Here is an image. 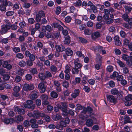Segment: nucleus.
Returning a JSON list of instances; mask_svg holds the SVG:
<instances>
[{"instance_id": "obj_8", "label": "nucleus", "mask_w": 132, "mask_h": 132, "mask_svg": "<svg viewBox=\"0 0 132 132\" xmlns=\"http://www.w3.org/2000/svg\"><path fill=\"white\" fill-rule=\"evenodd\" d=\"M38 88L41 93H43L45 92L46 87H45L43 82H40L38 84Z\"/></svg>"}, {"instance_id": "obj_34", "label": "nucleus", "mask_w": 132, "mask_h": 132, "mask_svg": "<svg viewBox=\"0 0 132 132\" xmlns=\"http://www.w3.org/2000/svg\"><path fill=\"white\" fill-rule=\"evenodd\" d=\"M19 66L21 67H24L26 66V62L23 61H21L19 62Z\"/></svg>"}, {"instance_id": "obj_45", "label": "nucleus", "mask_w": 132, "mask_h": 132, "mask_svg": "<svg viewBox=\"0 0 132 132\" xmlns=\"http://www.w3.org/2000/svg\"><path fill=\"white\" fill-rule=\"evenodd\" d=\"M37 15L42 17H43L44 16L45 14L43 11H39L38 14Z\"/></svg>"}, {"instance_id": "obj_20", "label": "nucleus", "mask_w": 132, "mask_h": 132, "mask_svg": "<svg viewBox=\"0 0 132 132\" xmlns=\"http://www.w3.org/2000/svg\"><path fill=\"white\" fill-rule=\"evenodd\" d=\"M100 36V33L98 31L94 32L92 35V38L93 39H95L96 38L99 37Z\"/></svg>"}, {"instance_id": "obj_35", "label": "nucleus", "mask_w": 132, "mask_h": 132, "mask_svg": "<svg viewBox=\"0 0 132 132\" xmlns=\"http://www.w3.org/2000/svg\"><path fill=\"white\" fill-rule=\"evenodd\" d=\"M126 101H131L132 100V95L129 94L126 96L125 97Z\"/></svg>"}, {"instance_id": "obj_32", "label": "nucleus", "mask_w": 132, "mask_h": 132, "mask_svg": "<svg viewBox=\"0 0 132 132\" xmlns=\"http://www.w3.org/2000/svg\"><path fill=\"white\" fill-rule=\"evenodd\" d=\"M21 88V87L16 86L13 89V90L15 93H18L19 92Z\"/></svg>"}, {"instance_id": "obj_57", "label": "nucleus", "mask_w": 132, "mask_h": 132, "mask_svg": "<svg viewBox=\"0 0 132 132\" xmlns=\"http://www.w3.org/2000/svg\"><path fill=\"white\" fill-rule=\"evenodd\" d=\"M29 57L30 60L32 61H34L35 59V55L33 54H31Z\"/></svg>"}, {"instance_id": "obj_41", "label": "nucleus", "mask_w": 132, "mask_h": 132, "mask_svg": "<svg viewBox=\"0 0 132 132\" xmlns=\"http://www.w3.org/2000/svg\"><path fill=\"white\" fill-rule=\"evenodd\" d=\"M123 26L125 27L128 29H130L131 28V24H130L124 23Z\"/></svg>"}, {"instance_id": "obj_61", "label": "nucleus", "mask_w": 132, "mask_h": 132, "mask_svg": "<svg viewBox=\"0 0 132 132\" xmlns=\"http://www.w3.org/2000/svg\"><path fill=\"white\" fill-rule=\"evenodd\" d=\"M125 123H129L131 122V121L130 120V118L129 117L126 116L125 118Z\"/></svg>"}, {"instance_id": "obj_31", "label": "nucleus", "mask_w": 132, "mask_h": 132, "mask_svg": "<svg viewBox=\"0 0 132 132\" xmlns=\"http://www.w3.org/2000/svg\"><path fill=\"white\" fill-rule=\"evenodd\" d=\"M51 96L54 98H56L58 96V94L55 92L52 91L51 93Z\"/></svg>"}, {"instance_id": "obj_50", "label": "nucleus", "mask_w": 132, "mask_h": 132, "mask_svg": "<svg viewBox=\"0 0 132 132\" xmlns=\"http://www.w3.org/2000/svg\"><path fill=\"white\" fill-rule=\"evenodd\" d=\"M93 24V22L91 21H88L87 23V26L88 27H92Z\"/></svg>"}, {"instance_id": "obj_3", "label": "nucleus", "mask_w": 132, "mask_h": 132, "mask_svg": "<svg viewBox=\"0 0 132 132\" xmlns=\"http://www.w3.org/2000/svg\"><path fill=\"white\" fill-rule=\"evenodd\" d=\"M34 88V86L33 84L30 85L27 84H24L23 87V89L25 91H28L33 90Z\"/></svg>"}, {"instance_id": "obj_39", "label": "nucleus", "mask_w": 132, "mask_h": 132, "mask_svg": "<svg viewBox=\"0 0 132 132\" xmlns=\"http://www.w3.org/2000/svg\"><path fill=\"white\" fill-rule=\"evenodd\" d=\"M72 73L73 74H76L78 73L79 70L76 68H73L72 69Z\"/></svg>"}, {"instance_id": "obj_24", "label": "nucleus", "mask_w": 132, "mask_h": 132, "mask_svg": "<svg viewBox=\"0 0 132 132\" xmlns=\"http://www.w3.org/2000/svg\"><path fill=\"white\" fill-rule=\"evenodd\" d=\"M43 46V45L42 43L41 42H38L37 43V46L36 47V46H34V49L35 50H37L38 48H41Z\"/></svg>"}, {"instance_id": "obj_58", "label": "nucleus", "mask_w": 132, "mask_h": 132, "mask_svg": "<svg viewBox=\"0 0 132 132\" xmlns=\"http://www.w3.org/2000/svg\"><path fill=\"white\" fill-rule=\"evenodd\" d=\"M62 85L64 87L67 88L68 86L69 83L68 82L65 81L63 82Z\"/></svg>"}, {"instance_id": "obj_53", "label": "nucleus", "mask_w": 132, "mask_h": 132, "mask_svg": "<svg viewBox=\"0 0 132 132\" xmlns=\"http://www.w3.org/2000/svg\"><path fill=\"white\" fill-rule=\"evenodd\" d=\"M105 19L106 20V22L107 24H110L112 23L113 21V20L112 19H111L109 18L107 19Z\"/></svg>"}, {"instance_id": "obj_9", "label": "nucleus", "mask_w": 132, "mask_h": 132, "mask_svg": "<svg viewBox=\"0 0 132 132\" xmlns=\"http://www.w3.org/2000/svg\"><path fill=\"white\" fill-rule=\"evenodd\" d=\"M80 61L78 59H76L74 60V64H75V67L78 69L81 68L82 65L80 63Z\"/></svg>"}, {"instance_id": "obj_64", "label": "nucleus", "mask_w": 132, "mask_h": 132, "mask_svg": "<svg viewBox=\"0 0 132 132\" xmlns=\"http://www.w3.org/2000/svg\"><path fill=\"white\" fill-rule=\"evenodd\" d=\"M84 89L85 92H89L90 90V88L87 86H84Z\"/></svg>"}, {"instance_id": "obj_1", "label": "nucleus", "mask_w": 132, "mask_h": 132, "mask_svg": "<svg viewBox=\"0 0 132 132\" xmlns=\"http://www.w3.org/2000/svg\"><path fill=\"white\" fill-rule=\"evenodd\" d=\"M95 115L92 113H91L89 115V117L93 119V121L90 119H87L86 122V125L88 127H90L92 126L93 124L94 121L96 123L97 121L96 119L95 118Z\"/></svg>"}, {"instance_id": "obj_38", "label": "nucleus", "mask_w": 132, "mask_h": 132, "mask_svg": "<svg viewBox=\"0 0 132 132\" xmlns=\"http://www.w3.org/2000/svg\"><path fill=\"white\" fill-rule=\"evenodd\" d=\"M61 9L60 7V6L57 7L55 10L56 14L57 15L59 14L61 12Z\"/></svg>"}, {"instance_id": "obj_7", "label": "nucleus", "mask_w": 132, "mask_h": 132, "mask_svg": "<svg viewBox=\"0 0 132 132\" xmlns=\"http://www.w3.org/2000/svg\"><path fill=\"white\" fill-rule=\"evenodd\" d=\"M122 58L124 60L126 61L128 65L130 66L132 64L131 60H129L130 57L129 56L125 54H123L122 55Z\"/></svg>"}, {"instance_id": "obj_27", "label": "nucleus", "mask_w": 132, "mask_h": 132, "mask_svg": "<svg viewBox=\"0 0 132 132\" xmlns=\"http://www.w3.org/2000/svg\"><path fill=\"white\" fill-rule=\"evenodd\" d=\"M24 71L23 69H19L16 72V73L18 75L22 76L24 74Z\"/></svg>"}, {"instance_id": "obj_37", "label": "nucleus", "mask_w": 132, "mask_h": 132, "mask_svg": "<svg viewBox=\"0 0 132 132\" xmlns=\"http://www.w3.org/2000/svg\"><path fill=\"white\" fill-rule=\"evenodd\" d=\"M117 62L120 67L122 68L124 67L125 66V64L121 61L119 60H117Z\"/></svg>"}, {"instance_id": "obj_60", "label": "nucleus", "mask_w": 132, "mask_h": 132, "mask_svg": "<svg viewBox=\"0 0 132 132\" xmlns=\"http://www.w3.org/2000/svg\"><path fill=\"white\" fill-rule=\"evenodd\" d=\"M50 69L51 71L53 72L56 71L57 70L56 67L54 65H51L50 67Z\"/></svg>"}, {"instance_id": "obj_16", "label": "nucleus", "mask_w": 132, "mask_h": 132, "mask_svg": "<svg viewBox=\"0 0 132 132\" xmlns=\"http://www.w3.org/2000/svg\"><path fill=\"white\" fill-rule=\"evenodd\" d=\"M14 110L15 111H17L20 114H23L25 113L23 109L19 108L18 106L15 107Z\"/></svg>"}, {"instance_id": "obj_55", "label": "nucleus", "mask_w": 132, "mask_h": 132, "mask_svg": "<svg viewBox=\"0 0 132 132\" xmlns=\"http://www.w3.org/2000/svg\"><path fill=\"white\" fill-rule=\"evenodd\" d=\"M25 77L26 80H29L31 79L32 77L31 75L27 74L26 75Z\"/></svg>"}, {"instance_id": "obj_43", "label": "nucleus", "mask_w": 132, "mask_h": 132, "mask_svg": "<svg viewBox=\"0 0 132 132\" xmlns=\"http://www.w3.org/2000/svg\"><path fill=\"white\" fill-rule=\"evenodd\" d=\"M124 7L126 11L127 12H129L132 10V8L130 6L125 5Z\"/></svg>"}, {"instance_id": "obj_51", "label": "nucleus", "mask_w": 132, "mask_h": 132, "mask_svg": "<svg viewBox=\"0 0 132 132\" xmlns=\"http://www.w3.org/2000/svg\"><path fill=\"white\" fill-rule=\"evenodd\" d=\"M64 72L65 73H70V67L68 65H67L65 67Z\"/></svg>"}, {"instance_id": "obj_30", "label": "nucleus", "mask_w": 132, "mask_h": 132, "mask_svg": "<svg viewBox=\"0 0 132 132\" xmlns=\"http://www.w3.org/2000/svg\"><path fill=\"white\" fill-rule=\"evenodd\" d=\"M111 94L114 95H117L118 93V90L115 88L112 89L111 91Z\"/></svg>"}, {"instance_id": "obj_36", "label": "nucleus", "mask_w": 132, "mask_h": 132, "mask_svg": "<svg viewBox=\"0 0 132 132\" xmlns=\"http://www.w3.org/2000/svg\"><path fill=\"white\" fill-rule=\"evenodd\" d=\"M76 55L78 56V57H81L82 58H83L84 57V55L82 54L81 52L80 51H77L76 52Z\"/></svg>"}, {"instance_id": "obj_62", "label": "nucleus", "mask_w": 132, "mask_h": 132, "mask_svg": "<svg viewBox=\"0 0 132 132\" xmlns=\"http://www.w3.org/2000/svg\"><path fill=\"white\" fill-rule=\"evenodd\" d=\"M131 101H126L125 103V105L127 106H129L131 104Z\"/></svg>"}, {"instance_id": "obj_22", "label": "nucleus", "mask_w": 132, "mask_h": 132, "mask_svg": "<svg viewBox=\"0 0 132 132\" xmlns=\"http://www.w3.org/2000/svg\"><path fill=\"white\" fill-rule=\"evenodd\" d=\"M65 53L66 54L69 56H71L73 54V51L69 48L66 49Z\"/></svg>"}, {"instance_id": "obj_46", "label": "nucleus", "mask_w": 132, "mask_h": 132, "mask_svg": "<svg viewBox=\"0 0 132 132\" xmlns=\"http://www.w3.org/2000/svg\"><path fill=\"white\" fill-rule=\"evenodd\" d=\"M71 18L69 16L66 17L65 19V21L67 23L70 22L71 21Z\"/></svg>"}, {"instance_id": "obj_56", "label": "nucleus", "mask_w": 132, "mask_h": 132, "mask_svg": "<svg viewBox=\"0 0 132 132\" xmlns=\"http://www.w3.org/2000/svg\"><path fill=\"white\" fill-rule=\"evenodd\" d=\"M16 56L20 59H22L24 57L23 55L21 53H18L16 54Z\"/></svg>"}, {"instance_id": "obj_44", "label": "nucleus", "mask_w": 132, "mask_h": 132, "mask_svg": "<svg viewBox=\"0 0 132 132\" xmlns=\"http://www.w3.org/2000/svg\"><path fill=\"white\" fill-rule=\"evenodd\" d=\"M39 78L42 80L45 79L46 78V76L43 73H40L39 75Z\"/></svg>"}, {"instance_id": "obj_42", "label": "nucleus", "mask_w": 132, "mask_h": 132, "mask_svg": "<svg viewBox=\"0 0 132 132\" xmlns=\"http://www.w3.org/2000/svg\"><path fill=\"white\" fill-rule=\"evenodd\" d=\"M10 78L9 75L7 74H5L3 76V78L5 80H9Z\"/></svg>"}, {"instance_id": "obj_54", "label": "nucleus", "mask_w": 132, "mask_h": 132, "mask_svg": "<svg viewBox=\"0 0 132 132\" xmlns=\"http://www.w3.org/2000/svg\"><path fill=\"white\" fill-rule=\"evenodd\" d=\"M13 50L14 52L17 53L20 51V49L18 47H15L13 48Z\"/></svg>"}, {"instance_id": "obj_18", "label": "nucleus", "mask_w": 132, "mask_h": 132, "mask_svg": "<svg viewBox=\"0 0 132 132\" xmlns=\"http://www.w3.org/2000/svg\"><path fill=\"white\" fill-rule=\"evenodd\" d=\"M114 40L115 44L117 46L120 45L121 43L119 40V38L118 36H116L114 37Z\"/></svg>"}, {"instance_id": "obj_52", "label": "nucleus", "mask_w": 132, "mask_h": 132, "mask_svg": "<svg viewBox=\"0 0 132 132\" xmlns=\"http://www.w3.org/2000/svg\"><path fill=\"white\" fill-rule=\"evenodd\" d=\"M57 107H55L54 109V111L56 112H57L58 111L59 109L60 108L61 109V106L59 104H57Z\"/></svg>"}, {"instance_id": "obj_5", "label": "nucleus", "mask_w": 132, "mask_h": 132, "mask_svg": "<svg viewBox=\"0 0 132 132\" xmlns=\"http://www.w3.org/2000/svg\"><path fill=\"white\" fill-rule=\"evenodd\" d=\"M40 98L42 101V104L44 105H47L49 104V102L47 101L48 99V96L47 95L43 94L41 97Z\"/></svg>"}, {"instance_id": "obj_19", "label": "nucleus", "mask_w": 132, "mask_h": 132, "mask_svg": "<svg viewBox=\"0 0 132 132\" xmlns=\"http://www.w3.org/2000/svg\"><path fill=\"white\" fill-rule=\"evenodd\" d=\"M66 126V124L65 122H64L63 121H61L60 122V126H56V128L60 130H62L63 129V127Z\"/></svg>"}, {"instance_id": "obj_25", "label": "nucleus", "mask_w": 132, "mask_h": 132, "mask_svg": "<svg viewBox=\"0 0 132 132\" xmlns=\"http://www.w3.org/2000/svg\"><path fill=\"white\" fill-rule=\"evenodd\" d=\"M61 116L59 114H57L56 116H53L52 118V119L55 121H57L60 119Z\"/></svg>"}, {"instance_id": "obj_23", "label": "nucleus", "mask_w": 132, "mask_h": 132, "mask_svg": "<svg viewBox=\"0 0 132 132\" xmlns=\"http://www.w3.org/2000/svg\"><path fill=\"white\" fill-rule=\"evenodd\" d=\"M79 90L78 89H76L75 90L74 92L71 94V96L73 98L76 97L79 95Z\"/></svg>"}, {"instance_id": "obj_63", "label": "nucleus", "mask_w": 132, "mask_h": 132, "mask_svg": "<svg viewBox=\"0 0 132 132\" xmlns=\"http://www.w3.org/2000/svg\"><path fill=\"white\" fill-rule=\"evenodd\" d=\"M91 8L93 10L94 13H96L98 12V11L97 10L96 7L95 5L92 6Z\"/></svg>"}, {"instance_id": "obj_21", "label": "nucleus", "mask_w": 132, "mask_h": 132, "mask_svg": "<svg viewBox=\"0 0 132 132\" xmlns=\"http://www.w3.org/2000/svg\"><path fill=\"white\" fill-rule=\"evenodd\" d=\"M65 40L64 41V43L66 45L69 44L71 42L70 39V37L69 36H65Z\"/></svg>"}, {"instance_id": "obj_13", "label": "nucleus", "mask_w": 132, "mask_h": 132, "mask_svg": "<svg viewBox=\"0 0 132 132\" xmlns=\"http://www.w3.org/2000/svg\"><path fill=\"white\" fill-rule=\"evenodd\" d=\"M44 115L43 113L36 111L34 112L33 116V117L37 118L40 117H43L44 116Z\"/></svg>"}, {"instance_id": "obj_6", "label": "nucleus", "mask_w": 132, "mask_h": 132, "mask_svg": "<svg viewBox=\"0 0 132 132\" xmlns=\"http://www.w3.org/2000/svg\"><path fill=\"white\" fill-rule=\"evenodd\" d=\"M33 102L31 100H28L27 101L26 103L24 104V107L26 108H31L32 109H34L35 107V105H33Z\"/></svg>"}, {"instance_id": "obj_17", "label": "nucleus", "mask_w": 132, "mask_h": 132, "mask_svg": "<svg viewBox=\"0 0 132 132\" xmlns=\"http://www.w3.org/2000/svg\"><path fill=\"white\" fill-rule=\"evenodd\" d=\"M104 15L103 16L104 19H107L109 18V15L110 14V11L108 9H105L104 10Z\"/></svg>"}, {"instance_id": "obj_15", "label": "nucleus", "mask_w": 132, "mask_h": 132, "mask_svg": "<svg viewBox=\"0 0 132 132\" xmlns=\"http://www.w3.org/2000/svg\"><path fill=\"white\" fill-rule=\"evenodd\" d=\"M14 119L12 118L10 119L5 118L4 120V123L6 124H11L14 122Z\"/></svg>"}, {"instance_id": "obj_59", "label": "nucleus", "mask_w": 132, "mask_h": 132, "mask_svg": "<svg viewBox=\"0 0 132 132\" xmlns=\"http://www.w3.org/2000/svg\"><path fill=\"white\" fill-rule=\"evenodd\" d=\"M95 80L94 79H91L88 80L89 83L91 85H93L94 84Z\"/></svg>"}, {"instance_id": "obj_12", "label": "nucleus", "mask_w": 132, "mask_h": 132, "mask_svg": "<svg viewBox=\"0 0 132 132\" xmlns=\"http://www.w3.org/2000/svg\"><path fill=\"white\" fill-rule=\"evenodd\" d=\"M56 50L57 52H62L64 51L65 49V48L62 45H56L55 47Z\"/></svg>"}, {"instance_id": "obj_26", "label": "nucleus", "mask_w": 132, "mask_h": 132, "mask_svg": "<svg viewBox=\"0 0 132 132\" xmlns=\"http://www.w3.org/2000/svg\"><path fill=\"white\" fill-rule=\"evenodd\" d=\"M98 51L101 53L102 55L105 54L106 53V52L105 50H104L103 47L101 46H99L98 47Z\"/></svg>"}, {"instance_id": "obj_10", "label": "nucleus", "mask_w": 132, "mask_h": 132, "mask_svg": "<svg viewBox=\"0 0 132 132\" xmlns=\"http://www.w3.org/2000/svg\"><path fill=\"white\" fill-rule=\"evenodd\" d=\"M10 27L8 26L5 25H3L2 26V33L4 34L7 32L8 30L10 29Z\"/></svg>"}, {"instance_id": "obj_47", "label": "nucleus", "mask_w": 132, "mask_h": 132, "mask_svg": "<svg viewBox=\"0 0 132 132\" xmlns=\"http://www.w3.org/2000/svg\"><path fill=\"white\" fill-rule=\"evenodd\" d=\"M113 67L111 65L108 66L106 68L107 70L109 72H111L113 70Z\"/></svg>"}, {"instance_id": "obj_28", "label": "nucleus", "mask_w": 132, "mask_h": 132, "mask_svg": "<svg viewBox=\"0 0 132 132\" xmlns=\"http://www.w3.org/2000/svg\"><path fill=\"white\" fill-rule=\"evenodd\" d=\"M102 56L100 54H97L96 56V61L98 63H101V62Z\"/></svg>"}, {"instance_id": "obj_40", "label": "nucleus", "mask_w": 132, "mask_h": 132, "mask_svg": "<svg viewBox=\"0 0 132 132\" xmlns=\"http://www.w3.org/2000/svg\"><path fill=\"white\" fill-rule=\"evenodd\" d=\"M122 18L125 21H127L129 19V16L127 14H124L122 16Z\"/></svg>"}, {"instance_id": "obj_11", "label": "nucleus", "mask_w": 132, "mask_h": 132, "mask_svg": "<svg viewBox=\"0 0 132 132\" xmlns=\"http://www.w3.org/2000/svg\"><path fill=\"white\" fill-rule=\"evenodd\" d=\"M107 100L110 102L115 103L116 101V99L115 97L112 95L107 96Z\"/></svg>"}, {"instance_id": "obj_33", "label": "nucleus", "mask_w": 132, "mask_h": 132, "mask_svg": "<svg viewBox=\"0 0 132 132\" xmlns=\"http://www.w3.org/2000/svg\"><path fill=\"white\" fill-rule=\"evenodd\" d=\"M118 75V72L116 71L113 72V74L111 75L110 76V77L112 79H114L115 78H116Z\"/></svg>"}, {"instance_id": "obj_48", "label": "nucleus", "mask_w": 132, "mask_h": 132, "mask_svg": "<svg viewBox=\"0 0 132 132\" xmlns=\"http://www.w3.org/2000/svg\"><path fill=\"white\" fill-rule=\"evenodd\" d=\"M74 5L76 6H80L81 4V1L79 0L74 3Z\"/></svg>"}, {"instance_id": "obj_4", "label": "nucleus", "mask_w": 132, "mask_h": 132, "mask_svg": "<svg viewBox=\"0 0 132 132\" xmlns=\"http://www.w3.org/2000/svg\"><path fill=\"white\" fill-rule=\"evenodd\" d=\"M62 106L64 107V108H61V110H62L63 113L62 114L64 116H67L68 115V111L66 109L67 107V104L64 102H63L61 103Z\"/></svg>"}, {"instance_id": "obj_29", "label": "nucleus", "mask_w": 132, "mask_h": 132, "mask_svg": "<svg viewBox=\"0 0 132 132\" xmlns=\"http://www.w3.org/2000/svg\"><path fill=\"white\" fill-rule=\"evenodd\" d=\"M37 92L33 93L30 96V98L32 99H34L37 97Z\"/></svg>"}, {"instance_id": "obj_14", "label": "nucleus", "mask_w": 132, "mask_h": 132, "mask_svg": "<svg viewBox=\"0 0 132 132\" xmlns=\"http://www.w3.org/2000/svg\"><path fill=\"white\" fill-rule=\"evenodd\" d=\"M3 66L4 67L9 70L11 69L12 67L11 65L9 64L8 62L6 61L3 62Z\"/></svg>"}, {"instance_id": "obj_49", "label": "nucleus", "mask_w": 132, "mask_h": 132, "mask_svg": "<svg viewBox=\"0 0 132 132\" xmlns=\"http://www.w3.org/2000/svg\"><path fill=\"white\" fill-rule=\"evenodd\" d=\"M84 34L87 35H90L91 34V31L88 29H85L84 31Z\"/></svg>"}, {"instance_id": "obj_2", "label": "nucleus", "mask_w": 132, "mask_h": 132, "mask_svg": "<svg viewBox=\"0 0 132 132\" xmlns=\"http://www.w3.org/2000/svg\"><path fill=\"white\" fill-rule=\"evenodd\" d=\"M92 110V109L90 107H87L86 108H84L83 109V111L81 112V114L80 115L79 117L83 120L88 118V116H86L85 117V115L82 116V115L85 114L87 112H90V114L91 113H92H92H90Z\"/></svg>"}]
</instances>
